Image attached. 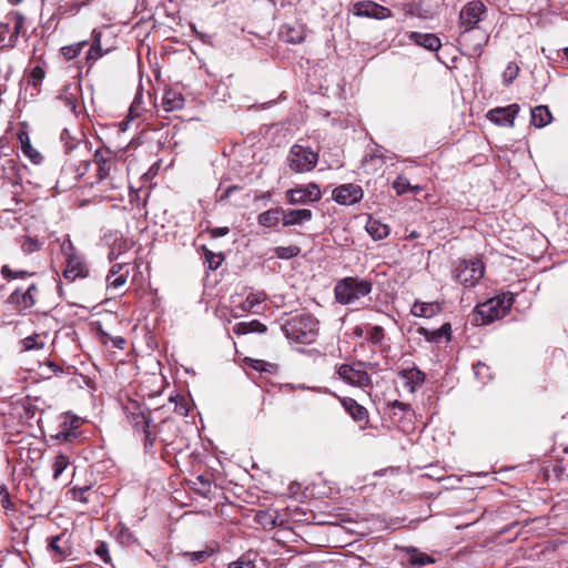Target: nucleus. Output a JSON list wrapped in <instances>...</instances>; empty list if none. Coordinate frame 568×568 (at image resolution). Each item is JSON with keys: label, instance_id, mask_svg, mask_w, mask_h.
Here are the masks:
<instances>
[{"label": "nucleus", "instance_id": "f257e3e1", "mask_svg": "<svg viewBox=\"0 0 568 568\" xmlns=\"http://www.w3.org/2000/svg\"><path fill=\"white\" fill-rule=\"evenodd\" d=\"M515 302V296L510 292L501 293L487 300L476 306L474 312V323L476 325H487L496 320L504 317Z\"/></svg>", "mask_w": 568, "mask_h": 568}, {"label": "nucleus", "instance_id": "f03ea898", "mask_svg": "<svg viewBox=\"0 0 568 568\" xmlns=\"http://www.w3.org/2000/svg\"><path fill=\"white\" fill-rule=\"evenodd\" d=\"M317 324L311 314H297L286 321L283 331L288 339L308 345L317 337Z\"/></svg>", "mask_w": 568, "mask_h": 568}, {"label": "nucleus", "instance_id": "7ed1b4c3", "mask_svg": "<svg viewBox=\"0 0 568 568\" xmlns=\"http://www.w3.org/2000/svg\"><path fill=\"white\" fill-rule=\"evenodd\" d=\"M372 288L373 283L369 280L349 276L336 283L334 293L338 303L347 305L367 296Z\"/></svg>", "mask_w": 568, "mask_h": 568}, {"label": "nucleus", "instance_id": "20e7f679", "mask_svg": "<svg viewBox=\"0 0 568 568\" xmlns=\"http://www.w3.org/2000/svg\"><path fill=\"white\" fill-rule=\"evenodd\" d=\"M61 252L65 256V268L63 277L68 281L84 278L89 275V267L82 254H80L70 237L65 239L61 244Z\"/></svg>", "mask_w": 568, "mask_h": 568}, {"label": "nucleus", "instance_id": "39448f33", "mask_svg": "<svg viewBox=\"0 0 568 568\" xmlns=\"http://www.w3.org/2000/svg\"><path fill=\"white\" fill-rule=\"evenodd\" d=\"M317 161V152L300 144H294L287 155L288 168L295 173L312 171L316 166Z\"/></svg>", "mask_w": 568, "mask_h": 568}, {"label": "nucleus", "instance_id": "423d86ee", "mask_svg": "<svg viewBox=\"0 0 568 568\" xmlns=\"http://www.w3.org/2000/svg\"><path fill=\"white\" fill-rule=\"evenodd\" d=\"M484 274L485 266L478 258L460 260L454 271L455 278L464 286H475Z\"/></svg>", "mask_w": 568, "mask_h": 568}, {"label": "nucleus", "instance_id": "0eeeda50", "mask_svg": "<svg viewBox=\"0 0 568 568\" xmlns=\"http://www.w3.org/2000/svg\"><path fill=\"white\" fill-rule=\"evenodd\" d=\"M487 7L480 0H473L463 6L459 12L458 27L460 30L480 29L478 23L486 19Z\"/></svg>", "mask_w": 568, "mask_h": 568}, {"label": "nucleus", "instance_id": "6e6552de", "mask_svg": "<svg viewBox=\"0 0 568 568\" xmlns=\"http://www.w3.org/2000/svg\"><path fill=\"white\" fill-rule=\"evenodd\" d=\"M488 39V34L483 29L460 30L458 36V42L471 57H480Z\"/></svg>", "mask_w": 568, "mask_h": 568}, {"label": "nucleus", "instance_id": "1a4fd4ad", "mask_svg": "<svg viewBox=\"0 0 568 568\" xmlns=\"http://www.w3.org/2000/svg\"><path fill=\"white\" fill-rule=\"evenodd\" d=\"M322 193L316 183L301 185L290 189L285 193L286 201L292 205H304L316 202L321 199Z\"/></svg>", "mask_w": 568, "mask_h": 568}, {"label": "nucleus", "instance_id": "9d476101", "mask_svg": "<svg viewBox=\"0 0 568 568\" xmlns=\"http://www.w3.org/2000/svg\"><path fill=\"white\" fill-rule=\"evenodd\" d=\"M94 163L98 166V179L99 182H103L108 179L111 181L115 180V161L110 150H97L94 154Z\"/></svg>", "mask_w": 568, "mask_h": 568}, {"label": "nucleus", "instance_id": "9b49d317", "mask_svg": "<svg viewBox=\"0 0 568 568\" xmlns=\"http://www.w3.org/2000/svg\"><path fill=\"white\" fill-rule=\"evenodd\" d=\"M363 189L354 183L342 184L333 190L332 197L341 205H353L363 199Z\"/></svg>", "mask_w": 568, "mask_h": 568}, {"label": "nucleus", "instance_id": "f8f14e48", "mask_svg": "<svg viewBox=\"0 0 568 568\" xmlns=\"http://www.w3.org/2000/svg\"><path fill=\"white\" fill-rule=\"evenodd\" d=\"M353 12L357 17L384 20L392 17V11L373 1H357L353 6Z\"/></svg>", "mask_w": 568, "mask_h": 568}, {"label": "nucleus", "instance_id": "ddd939ff", "mask_svg": "<svg viewBox=\"0 0 568 568\" xmlns=\"http://www.w3.org/2000/svg\"><path fill=\"white\" fill-rule=\"evenodd\" d=\"M38 294L37 284H31L26 291L16 288L8 297L9 304L13 305L18 311H24L31 308L36 304V297Z\"/></svg>", "mask_w": 568, "mask_h": 568}, {"label": "nucleus", "instance_id": "4468645a", "mask_svg": "<svg viewBox=\"0 0 568 568\" xmlns=\"http://www.w3.org/2000/svg\"><path fill=\"white\" fill-rule=\"evenodd\" d=\"M338 376L346 383L365 388L372 384L371 376L362 369H356L351 365L343 364L338 367Z\"/></svg>", "mask_w": 568, "mask_h": 568}, {"label": "nucleus", "instance_id": "2eb2a0df", "mask_svg": "<svg viewBox=\"0 0 568 568\" xmlns=\"http://www.w3.org/2000/svg\"><path fill=\"white\" fill-rule=\"evenodd\" d=\"M520 108L518 104H509L505 108H495L487 113V119L501 126H514V121Z\"/></svg>", "mask_w": 568, "mask_h": 568}, {"label": "nucleus", "instance_id": "dca6fc26", "mask_svg": "<svg viewBox=\"0 0 568 568\" xmlns=\"http://www.w3.org/2000/svg\"><path fill=\"white\" fill-rule=\"evenodd\" d=\"M407 38L414 44L432 52H436L442 48L440 39L434 33L410 31L407 33Z\"/></svg>", "mask_w": 568, "mask_h": 568}, {"label": "nucleus", "instance_id": "f3484780", "mask_svg": "<svg viewBox=\"0 0 568 568\" xmlns=\"http://www.w3.org/2000/svg\"><path fill=\"white\" fill-rule=\"evenodd\" d=\"M24 23H26V18L19 11H12L6 17L3 27L12 26V31H11V34L9 36V43H8L9 45H11V47L16 45L19 36L26 33Z\"/></svg>", "mask_w": 568, "mask_h": 568}, {"label": "nucleus", "instance_id": "a211bd4d", "mask_svg": "<svg viewBox=\"0 0 568 568\" xmlns=\"http://www.w3.org/2000/svg\"><path fill=\"white\" fill-rule=\"evenodd\" d=\"M313 213L310 209H282L283 226L303 225L304 223L311 221Z\"/></svg>", "mask_w": 568, "mask_h": 568}, {"label": "nucleus", "instance_id": "6ab92c4d", "mask_svg": "<svg viewBox=\"0 0 568 568\" xmlns=\"http://www.w3.org/2000/svg\"><path fill=\"white\" fill-rule=\"evenodd\" d=\"M398 377L409 393H415L425 381V374L416 367L399 371Z\"/></svg>", "mask_w": 568, "mask_h": 568}, {"label": "nucleus", "instance_id": "aec40b11", "mask_svg": "<svg viewBox=\"0 0 568 568\" xmlns=\"http://www.w3.org/2000/svg\"><path fill=\"white\" fill-rule=\"evenodd\" d=\"M344 409L352 416L355 422H363L368 419L367 409L359 405L351 397L339 398Z\"/></svg>", "mask_w": 568, "mask_h": 568}, {"label": "nucleus", "instance_id": "412c9836", "mask_svg": "<svg viewBox=\"0 0 568 568\" xmlns=\"http://www.w3.org/2000/svg\"><path fill=\"white\" fill-rule=\"evenodd\" d=\"M365 229L375 241L386 239L390 232V229L387 224L373 217L368 219Z\"/></svg>", "mask_w": 568, "mask_h": 568}, {"label": "nucleus", "instance_id": "4be33fe9", "mask_svg": "<svg viewBox=\"0 0 568 568\" xmlns=\"http://www.w3.org/2000/svg\"><path fill=\"white\" fill-rule=\"evenodd\" d=\"M412 314L417 317L430 318L440 312L438 303H424L416 301L410 310Z\"/></svg>", "mask_w": 568, "mask_h": 568}, {"label": "nucleus", "instance_id": "5701e85b", "mask_svg": "<svg viewBox=\"0 0 568 568\" xmlns=\"http://www.w3.org/2000/svg\"><path fill=\"white\" fill-rule=\"evenodd\" d=\"M266 326L257 320L251 322H240L233 326V332L236 335H246L250 333H265Z\"/></svg>", "mask_w": 568, "mask_h": 568}, {"label": "nucleus", "instance_id": "b1692460", "mask_svg": "<svg viewBox=\"0 0 568 568\" xmlns=\"http://www.w3.org/2000/svg\"><path fill=\"white\" fill-rule=\"evenodd\" d=\"M280 34L285 42L292 44L302 43L305 39V31L302 26L284 27Z\"/></svg>", "mask_w": 568, "mask_h": 568}, {"label": "nucleus", "instance_id": "393cba45", "mask_svg": "<svg viewBox=\"0 0 568 568\" xmlns=\"http://www.w3.org/2000/svg\"><path fill=\"white\" fill-rule=\"evenodd\" d=\"M552 120V115L546 105H538L531 110V122L536 128H544Z\"/></svg>", "mask_w": 568, "mask_h": 568}, {"label": "nucleus", "instance_id": "a878e982", "mask_svg": "<svg viewBox=\"0 0 568 568\" xmlns=\"http://www.w3.org/2000/svg\"><path fill=\"white\" fill-rule=\"evenodd\" d=\"M280 216H282V207H275L262 212L257 216V222L265 227H275L278 224Z\"/></svg>", "mask_w": 568, "mask_h": 568}, {"label": "nucleus", "instance_id": "bb28decb", "mask_svg": "<svg viewBox=\"0 0 568 568\" xmlns=\"http://www.w3.org/2000/svg\"><path fill=\"white\" fill-rule=\"evenodd\" d=\"M450 324L445 323L440 328L435 331H428L427 328L420 327L419 333L426 337L429 342H439L443 337L449 339L450 337Z\"/></svg>", "mask_w": 568, "mask_h": 568}, {"label": "nucleus", "instance_id": "cd10ccee", "mask_svg": "<svg viewBox=\"0 0 568 568\" xmlns=\"http://www.w3.org/2000/svg\"><path fill=\"white\" fill-rule=\"evenodd\" d=\"M183 102L184 100L182 95L174 91H166L162 99V105L168 112L181 109L183 106Z\"/></svg>", "mask_w": 568, "mask_h": 568}, {"label": "nucleus", "instance_id": "c85d7f7f", "mask_svg": "<svg viewBox=\"0 0 568 568\" xmlns=\"http://www.w3.org/2000/svg\"><path fill=\"white\" fill-rule=\"evenodd\" d=\"M266 295L263 292L250 293L242 302V310L245 312H254L255 306L265 301Z\"/></svg>", "mask_w": 568, "mask_h": 568}, {"label": "nucleus", "instance_id": "c756f323", "mask_svg": "<svg viewBox=\"0 0 568 568\" xmlns=\"http://www.w3.org/2000/svg\"><path fill=\"white\" fill-rule=\"evenodd\" d=\"M393 189L396 191L397 195H402L407 192L417 193L420 190L419 186H412L408 179L402 175L397 176L393 182Z\"/></svg>", "mask_w": 568, "mask_h": 568}, {"label": "nucleus", "instance_id": "7c9ffc66", "mask_svg": "<svg viewBox=\"0 0 568 568\" xmlns=\"http://www.w3.org/2000/svg\"><path fill=\"white\" fill-rule=\"evenodd\" d=\"M19 140L21 142V148L23 153L32 160L33 163H39L41 155L34 150L30 143L29 136L26 133L19 134Z\"/></svg>", "mask_w": 568, "mask_h": 568}, {"label": "nucleus", "instance_id": "2f4dec72", "mask_svg": "<svg viewBox=\"0 0 568 568\" xmlns=\"http://www.w3.org/2000/svg\"><path fill=\"white\" fill-rule=\"evenodd\" d=\"M204 251V258L205 263L207 264L209 268L212 271H215L220 267L222 262L224 261V256L222 253H214L206 247H203Z\"/></svg>", "mask_w": 568, "mask_h": 568}, {"label": "nucleus", "instance_id": "473e14b6", "mask_svg": "<svg viewBox=\"0 0 568 568\" xmlns=\"http://www.w3.org/2000/svg\"><path fill=\"white\" fill-rule=\"evenodd\" d=\"M62 535L53 536L49 538L48 548L50 551L54 552V556L59 559L65 558L69 552L67 549L62 548L59 545V541L61 540Z\"/></svg>", "mask_w": 568, "mask_h": 568}, {"label": "nucleus", "instance_id": "72a5a7b5", "mask_svg": "<svg viewBox=\"0 0 568 568\" xmlns=\"http://www.w3.org/2000/svg\"><path fill=\"white\" fill-rule=\"evenodd\" d=\"M69 465L70 460L68 456L62 454L58 455L53 462V478L58 479Z\"/></svg>", "mask_w": 568, "mask_h": 568}, {"label": "nucleus", "instance_id": "f704fd0d", "mask_svg": "<svg viewBox=\"0 0 568 568\" xmlns=\"http://www.w3.org/2000/svg\"><path fill=\"white\" fill-rule=\"evenodd\" d=\"M301 248L296 245L277 246L275 248V255L278 258L288 260L300 254Z\"/></svg>", "mask_w": 568, "mask_h": 568}, {"label": "nucleus", "instance_id": "c9c22d12", "mask_svg": "<svg viewBox=\"0 0 568 568\" xmlns=\"http://www.w3.org/2000/svg\"><path fill=\"white\" fill-rule=\"evenodd\" d=\"M40 335L34 334L31 336H28L21 341L22 349L23 351H33V349H41L44 346V343L42 341H39Z\"/></svg>", "mask_w": 568, "mask_h": 568}, {"label": "nucleus", "instance_id": "e433bc0d", "mask_svg": "<svg viewBox=\"0 0 568 568\" xmlns=\"http://www.w3.org/2000/svg\"><path fill=\"white\" fill-rule=\"evenodd\" d=\"M434 561L435 560L427 554L418 552L416 550H414V554L409 558V562L416 567H424L426 565L433 564Z\"/></svg>", "mask_w": 568, "mask_h": 568}, {"label": "nucleus", "instance_id": "4c0bfd02", "mask_svg": "<svg viewBox=\"0 0 568 568\" xmlns=\"http://www.w3.org/2000/svg\"><path fill=\"white\" fill-rule=\"evenodd\" d=\"M1 275L6 278V280H14V278H24V277H28V276H32L33 273H30L28 271H12L8 265H3L1 267Z\"/></svg>", "mask_w": 568, "mask_h": 568}, {"label": "nucleus", "instance_id": "58836bf2", "mask_svg": "<svg viewBox=\"0 0 568 568\" xmlns=\"http://www.w3.org/2000/svg\"><path fill=\"white\" fill-rule=\"evenodd\" d=\"M115 529L118 532V537L122 544L130 545L135 542L136 539L128 527H125L122 524H119L115 527Z\"/></svg>", "mask_w": 568, "mask_h": 568}, {"label": "nucleus", "instance_id": "ea45409f", "mask_svg": "<svg viewBox=\"0 0 568 568\" xmlns=\"http://www.w3.org/2000/svg\"><path fill=\"white\" fill-rule=\"evenodd\" d=\"M131 420L133 427H141L143 429L149 428L151 423L150 416L145 415L143 412L132 413Z\"/></svg>", "mask_w": 568, "mask_h": 568}, {"label": "nucleus", "instance_id": "a19ab883", "mask_svg": "<svg viewBox=\"0 0 568 568\" xmlns=\"http://www.w3.org/2000/svg\"><path fill=\"white\" fill-rule=\"evenodd\" d=\"M518 72L519 68L517 64L513 62L508 63L503 73L504 84L509 85L517 78Z\"/></svg>", "mask_w": 568, "mask_h": 568}, {"label": "nucleus", "instance_id": "79ce46f5", "mask_svg": "<svg viewBox=\"0 0 568 568\" xmlns=\"http://www.w3.org/2000/svg\"><path fill=\"white\" fill-rule=\"evenodd\" d=\"M227 568H256L255 561L246 556H241L237 560L232 561Z\"/></svg>", "mask_w": 568, "mask_h": 568}, {"label": "nucleus", "instance_id": "37998d69", "mask_svg": "<svg viewBox=\"0 0 568 568\" xmlns=\"http://www.w3.org/2000/svg\"><path fill=\"white\" fill-rule=\"evenodd\" d=\"M44 78V70L41 67H34L30 73L29 84L38 87Z\"/></svg>", "mask_w": 568, "mask_h": 568}, {"label": "nucleus", "instance_id": "c03bdc74", "mask_svg": "<svg viewBox=\"0 0 568 568\" xmlns=\"http://www.w3.org/2000/svg\"><path fill=\"white\" fill-rule=\"evenodd\" d=\"M383 338H384V328L382 326H379V325L373 326L371 332H369L368 339L373 344H381Z\"/></svg>", "mask_w": 568, "mask_h": 568}, {"label": "nucleus", "instance_id": "a18cd8bd", "mask_svg": "<svg viewBox=\"0 0 568 568\" xmlns=\"http://www.w3.org/2000/svg\"><path fill=\"white\" fill-rule=\"evenodd\" d=\"M211 551L202 550L187 552L186 556L190 557L192 561L203 562L211 556Z\"/></svg>", "mask_w": 568, "mask_h": 568}, {"label": "nucleus", "instance_id": "49530a36", "mask_svg": "<svg viewBox=\"0 0 568 568\" xmlns=\"http://www.w3.org/2000/svg\"><path fill=\"white\" fill-rule=\"evenodd\" d=\"M95 554L105 562L108 564L111 558L109 556L108 545L105 542H100L98 547L95 548Z\"/></svg>", "mask_w": 568, "mask_h": 568}, {"label": "nucleus", "instance_id": "de8ad7c7", "mask_svg": "<svg viewBox=\"0 0 568 568\" xmlns=\"http://www.w3.org/2000/svg\"><path fill=\"white\" fill-rule=\"evenodd\" d=\"M80 47L79 45H69V47H63L62 48V53L63 55L68 59V60H71V59H74L79 55L80 53Z\"/></svg>", "mask_w": 568, "mask_h": 568}, {"label": "nucleus", "instance_id": "09e8293b", "mask_svg": "<svg viewBox=\"0 0 568 568\" xmlns=\"http://www.w3.org/2000/svg\"><path fill=\"white\" fill-rule=\"evenodd\" d=\"M392 409L394 412V414H397V412H402V413H408V412H412V406L409 404H406V403H403V402H399V400H394L392 404Z\"/></svg>", "mask_w": 568, "mask_h": 568}, {"label": "nucleus", "instance_id": "8fccbe9b", "mask_svg": "<svg viewBox=\"0 0 568 568\" xmlns=\"http://www.w3.org/2000/svg\"><path fill=\"white\" fill-rule=\"evenodd\" d=\"M144 447L146 450H151L153 448L155 442V435L149 428H144Z\"/></svg>", "mask_w": 568, "mask_h": 568}, {"label": "nucleus", "instance_id": "3c124183", "mask_svg": "<svg viewBox=\"0 0 568 568\" xmlns=\"http://www.w3.org/2000/svg\"><path fill=\"white\" fill-rule=\"evenodd\" d=\"M207 232L210 233V235L213 239H216V237H221V236L227 235L229 232H230V229L227 226L212 227V229H209Z\"/></svg>", "mask_w": 568, "mask_h": 568}, {"label": "nucleus", "instance_id": "603ef678", "mask_svg": "<svg viewBox=\"0 0 568 568\" xmlns=\"http://www.w3.org/2000/svg\"><path fill=\"white\" fill-rule=\"evenodd\" d=\"M126 282V274H120L114 280L109 282V286L112 288H120L122 287Z\"/></svg>", "mask_w": 568, "mask_h": 568}, {"label": "nucleus", "instance_id": "864d4df0", "mask_svg": "<svg viewBox=\"0 0 568 568\" xmlns=\"http://www.w3.org/2000/svg\"><path fill=\"white\" fill-rule=\"evenodd\" d=\"M252 367L260 372H271L268 367H272V365L264 361L256 359L253 362Z\"/></svg>", "mask_w": 568, "mask_h": 568}, {"label": "nucleus", "instance_id": "5fc2aeb1", "mask_svg": "<svg viewBox=\"0 0 568 568\" xmlns=\"http://www.w3.org/2000/svg\"><path fill=\"white\" fill-rule=\"evenodd\" d=\"M140 104H141V97L138 98L135 97L134 101L132 102L131 106H130V110H129V115L133 119L135 116L139 115V108H140Z\"/></svg>", "mask_w": 568, "mask_h": 568}, {"label": "nucleus", "instance_id": "6e6d98bb", "mask_svg": "<svg viewBox=\"0 0 568 568\" xmlns=\"http://www.w3.org/2000/svg\"><path fill=\"white\" fill-rule=\"evenodd\" d=\"M102 55L99 44L92 45L88 53V60H97Z\"/></svg>", "mask_w": 568, "mask_h": 568}, {"label": "nucleus", "instance_id": "4d7b16f0", "mask_svg": "<svg viewBox=\"0 0 568 568\" xmlns=\"http://www.w3.org/2000/svg\"><path fill=\"white\" fill-rule=\"evenodd\" d=\"M0 504L6 510L12 509L13 504L10 500L9 493H6V495L1 497Z\"/></svg>", "mask_w": 568, "mask_h": 568}, {"label": "nucleus", "instance_id": "13d9d810", "mask_svg": "<svg viewBox=\"0 0 568 568\" xmlns=\"http://www.w3.org/2000/svg\"><path fill=\"white\" fill-rule=\"evenodd\" d=\"M175 413L179 414L180 416H186L189 414V408L186 404H176Z\"/></svg>", "mask_w": 568, "mask_h": 568}, {"label": "nucleus", "instance_id": "bf43d9fd", "mask_svg": "<svg viewBox=\"0 0 568 568\" xmlns=\"http://www.w3.org/2000/svg\"><path fill=\"white\" fill-rule=\"evenodd\" d=\"M474 369L475 375L479 377L484 374V371H488V367L485 364L478 363L477 365H475Z\"/></svg>", "mask_w": 568, "mask_h": 568}, {"label": "nucleus", "instance_id": "052dcab7", "mask_svg": "<svg viewBox=\"0 0 568 568\" xmlns=\"http://www.w3.org/2000/svg\"><path fill=\"white\" fill-rule=\"evenodd\" d=\"M122 270V264H114L109 271L108 281H110L111 276L116 275Z\"/></svg>", "mask_w": 568, "mask_h": 568}, {"label": "nucleus", "instance_id": "680f3d73", "mask_svg": "<svg viewBox=\"0 0 568 568\" xmlns=\"http://www.w3.org/2000/svg\"><path fill=\"white\" fill-rule=\"evenodd\" d=\"M72 436H74V435L71 434L70 432H59V434L57 435V438L69 440Z\"/></svg>", "mask_w": 568, "mask_h": 568}, {"label": "nucleus", "instance_id": "e2e57ef3", "mask_svg": "<svg viewBox=\"0 0 568 568\" xmlns=\"http://www.w3.org/2000/svg\"><path fill=\"white\" fill-rule=\"evenodd\" d=\"M237 189H239V187H237L236 185L229 186V187L224 191L223 195L221 196V200H224V199L229 197V196L231 195V193H232L233 191H236Z\"/></svg>", "mask_w": 568, "mask_h": 568}, {"label": "nucleus", "instance_id": "0e129e2a", "mask_svg": "<svg viewBox=\"0 0 568 568\" xmlns=\"http://www.w3.org/2000/svg\"><path fill=\"white\" fill-rule=\"evenodd\" d=\"M3 23L4 22H1V31H0V41L2 40V37L6 32H10L12 31V26L10 27H3Z\"/></svg>", "mask_w": 568, "mask_h": 568}, {"label": "nucleus", "instance_id": "69168bd1", "mask_svg": "<svg viewBox=\"0 0 568 568\" xmlns=\"http://www.w3.org/2000/svg\"><path fill=\"white\" fill-rule=\"evenodd\" d=\"M125 343V339L122 338V337H119L114 341V345L119 348H122L123 347V344Z\"/></svg>", "mask_w": 568, "mask_h": 568}, {"label": "nucleus", "instance_id": "338daca9", "mask_svg": "<svg viewBox=\"0 0 568 568\" xmlns=\"http://www.w3.org/2000/svg\"><path fill=\"white\" fill-rule=\"evenodd\" d=\"M354 334L358 337L363 335V328L362 327H355Z\"/></svg>", "mask_w": 568, "mask_h": 568}, {"label": "nucleus", "instance_id": "774afa93", "mask_svg": "<svg viewBox=\"0 0 568 568\" xmlns=\"http://www.w3.org/2000/svg\"><path fill=\"white\" fill-rule=\"evenodd\" d=\"M8 493L7 487L4 485H0V496L3 497Z\"/></svg>", "mask_w": 568, "mask_h": 568}]
</instances>
